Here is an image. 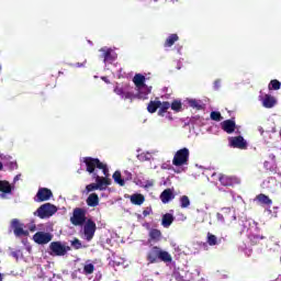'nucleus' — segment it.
<instances>
[{
	"mask_svg": "<svg viewBox=\"0 0 281 281\" xmlns=\"http://www.w3.org/2000/svg\"><path fill=\"white\" fill-rule=\"evenodd\" d=\"M215 85L218 86V81H215Z\"/></svg>",
	"mask_w": 281,
	"mask_h": 281,
	"instance_id": "3c124183",
	"label": "nucleus"
},
{
	"mask_svg": "<svg viewBox=\"0 0 281 281\" xmlns=\"http://www.w3.org/2000/svg\"><path fill=\"white\" fill-rule=\"evenodd\" d=\"M83 271H85L86 276H91V273H93V271H95V266H93V263H88L83 267Z\"/></svg>",
	"mask_w": 281,
	"mask_h": 281,
	"instance_id": "72a5a7b5",
	"label": "nucleus"
},
{
	"mask_svg": "<svg viewBox=\"0 0 281 281\" xmlns=\"http://www.w3.org/2000/svg\"><path fill=\"white\" fill-rule=\"evenodd\" d=\"M86 202L89 207H98L100 205V196H98V193H91Z\"/></svg>",
	"mask_w": 281,
	"mask_h": 281,
	"instance_id": "dca6fc26",
	"label": "nucleus"
},
{
	"mask_svg": "<svg viewBox=\"0 0 281 281\" xmlns=\"http://www.w3.org/2000/svg\"><path fill=\"white\" fill-rule=\"evenodd\" d=\"M52 196H54L52 190L47 188H40L36 193L35 201L36 203H43L44 201H49Z\"/></svg>",
	"mask_w": 281,
	"mask_h": 281,
	"instance_id": "f8f14e48",
	"label": "nucleus"
},
{
	"mask_svg": "<svg viewBox=\"0 0 281 281\" xmlns=\"http://www.w3.org/2000/svg\"><path fill=\"white\" fill-rule=\"evenodd\" d=\"M71 246L74 247V249H82V243L78 238H75L71 241Z\"/></svg>",
	"mask_w": 281,
	"mask_h": 281,
	"instance_id": "4c0bfd02",
	"label": "nucleus"
},
{
	"mask_svg": "<svg viewBox=\"0 0 281 281\" xmlns=\"http://www.w3.org/2000/svg\"><path fill=\"white\" fill-rule=\"evenodd\" d=\"M49 256H67L68 251H71V247L63 244L61 241H52L48 246Z\"/></svg>",
	"mask_w": 281,
	"mask_h": 281,
	"instance_id": "7ed1b4c3",
	"label": "nucleus"
},
{
	"mask_svg": "<svg viewBox=\"0 0 281 281\" xmlns=\"http://www.w3.org/2000/svg\"><path fill=\"white\" fill-rule=\"evenodd\" d=\"M124 88H122V87H120V86H116L115 88H114V93H116V95H121V98H123V95H124Z\"/></svg>",
	"mask_w": 281,
	"mask_h": 281,
	"instance_id": "ea45409f",
	"label": "nucleus"
},
{
	"mask_svg": "<svg viewBox=\"0 0 281 281\" xmlns=\"http://www.w3.org/2000/svg\"><path fill=\"white\" fill-rule=\"evenodd\" d=\"M30 232H36V226L31 227Z\"/></svg>",
	"mask_w": 281,
	"mask_h": 281,
	"instance_id": "49530a36",
	"label": "nucleus"
},
{
	"mask_svg": "<svg viewBox=\"0 0 281 281\" xmlns=\"http://www.w3.org/2000/svg\"><path fill=\"white\" fill-rule=\"evenodd\" d=\"M231 148H238L239 150H247V140L243 136H235L228 138Z\"/></svg>",
	"mask_w": 281,
	"mask_h": 281,
	"instance_id": "9b49d317",
	"label": "nucleus"
},
{
	"mask_svg": "<svg viewBox=\"0 0 281 281\" xmlns=\"http://www.w3.org/2000/svg\"><path fill=\"white\" fill-rule=\"evenodd\" d=\"M0 170H3V164L0 162Z\"/></svg>",
	"mask_w": 281,
	"mask_h": 281,
	"instance_id": "de8ad7c7",
	"label": "nucleus"
},
{
	"mask_svg": "<svg viewBox=\"0 0 281 281\" xmlns=\"http://www.w3.org/2000/svg\"><path fill=\"white\" fill-rule=\"evenodd\" d=\"M217 218H218V221H225V220L223 218V214H221V213H217Z\"/></svg>",
	"mask_w": 281,
	"mask_h": 281,
	"instance_id": "a18cd8bd",
	"label": "nucleus"
},
{
	"mask_svg": "<svg viewBox=\"0 0 281 281\" xmlns=\"http://www.w3.org/2000/svg\"><path fill=\"white\" fill-rule=\"evenodd\" d=\"M123 179H124V181L126 182V181H133V173H131V171H127V170H125L124 172H123Z\"/></svg>",
	"mask_w": 281,
	"mask_h": 281,
	"instance_id": "58836bf2",
	"label": "nucleus"
},
{
	"mask_svg": "<svg viewBox=\"0 0 281 281\" xmlns=\"http://www.w3.org/2000/svg\"><path fill=\"white\" fill-rule=\"evenodd\" d=\"M158 115L160 117H164V115H166V113H168V109H170V102L165 101V102H160V106L158 108Z\"/></svg>",
	"mask_w": 281,
	"mask_h": 281,
	"instance_id": "bb28decb",
	"label": "nucleus"
},
{
	"mask_svg": "<svg viewBox=\"0 0 281 281\" xmlns=\"http://www.w3.org/2000/svg\"><path fill=\"white\" fill-rule=\"evenodd\" d=\"M16 179H19V176H16V177L14 178V181H16Z\"/></svg>",
	"mask_w": 281,
	"mask_h": 281,
	"instance_id": "8fccbe9b",
	"label": "nucleus"
},
{
	"mask_svg": "<svg viewBox=\"0 0 281 281\" xmlns=\"http://www.w3.org/2000/svg\"><path fill=\"white\" fill-rule=\"evenodd\" d=\"M262 104L265 109H273L277 104L276 98L271 97V94H265Z\"/></svg>",
	"mask_w": 281,
	"mask_h": 281,
	"instance_id": "a211bd4d",
	"label": "nucleus"
},
{
	"mask_svg": "<svg viewBox=\"0 0 281 281\" xmlns=\"http://www.w3.org/2000/svg\"><path fill=\"white\" fill-rule=\"evenodd\" d=\"M87 64V60H85L83 63H77L76 64V67H85V65Z\"/></svg>",
	"mask_w": 281,
	"mask_h": 281,
	"instance_id": "37998d69",
	"label": "nucleus"
},
{
	"mask_svg": "<svg viewBox=\"0 0 281 281\" xmlns=\"http://www.w3.org/2000/svg\"><path fill=\"white\" fill-rule=\"evenodd\" d=\"M221 126H222L223 131L225 133H227L228 135H232V133H234V131H236V122L232 121V120H226V121L222 122Z\"/></svg>",
	"mask_w": 281,
	"mask_h": 281,
	"instance_id": "4468645a",
	"label": "nucleus"
},
{
	"mask_svg": "<svg viewBox=\"0 0 281 281\" xmlns=\"http://www.w3.org/2000/svg\"><path fill=\"white\" fill-rule=\"evenodd\" d=\"M11 229H13L14 236H29L30 232L23 229L24 224L19 221V218H13L10 224Z\"/></svg>",
	"mask_w": 281,
	"mask_h": 281,
	"instance_id": "0eeeda50",
	"label": "nucleus"
},
{
	"mask_svg": "<svg viewBox=\"0 0 281 281\" xmlns=\"http://www.w3.org/2000/svg\"><path fill=\"white\" fill-rule=\"evenodd\" d=\"M177 41H179V35H177L176 33L170 34L164 44V47H172V45H175L177 43Z\"/></svg>",
	"mask_w": 281,
	"mask_h": 281,
	"instance_id": "5701e85b",
	"label": "nucleus"
},
{
	"mask_svg": "<svg viewBox=\"0 0 281 281\" xmlns=\"http://www.w3.org/2000/svg\"><path fill=\"white\" fill-rule=\"evenodd\" d=\"M94 190H100V187L98 183H90L86 186V192L89 194V192H94Z\"/></svg>",
	"mask_w": 281,
	"mask_h": 281,
	"instance_id": "f704fd0d",
	"label": "nucleus"
},
{
	"mask_svg": "<svg viewBox=\"0 0 281 281\" xmlns=\"http://www.w3.org/2000/svg\"><path fill=\"white\" fill-rule=\"evenodd\" d=\"M133 82L137 91H142V89H145V91L148 93V86H146V77L144 75L136 74L133 78Z\"/></svg>",
	"mask_w": 281,
	"mask_h": 281,
	"instance_id": "ddd939ff",
	"label": "nucleus"
},
{
	"mask_svg": "<svg viewBox=\"0 0 281 281\" xmlns=\"http://www.w3.org/2000/svg\"><path fill=\"white\" fill-rule=\"evenodd\" d=\"M0 192L3 194H10L12 192V186L8 180H0Z\"/></svg>",
	"mask_w": 281,
	"mask_h": 281,
	"instance_id": "4be33fe9",
	"label": "nucleus"
},
{
	"mask_svg": "<svg viewBox=\"0 0 281 281\" xmlns=\"http://www.w3.org/2000/svg\"><path fill=\"white\" fill-rule=\"evenodd\" d=\"M180 207L182 210L190 207V198L188 195L180 196Z\"/></svg>",
	"mask_w": 281,
	"mask_h": 281,
	"instance_id": "473e14b6",
	"label": "nucleus"
},
{
	"mask_svg": "<svg viewBox=\"0 0 281 281\" xmlns=\"http://www.w3.org/2000/svg\"><path fill=\"white\" fill-rule=\"evenodd\" d=\"M161 106V101L155 100L150 101L147 105L148 113H157V109Z\"/></svg>",
	"mask_w": 281,
	"mask_h": 281,
	"instance_id": "393cba45",
	"label": "nucleus"
},
{
	"mask_svg": "<svg viewBox=\"0 0 281 281\" xmlns=\"http://www.w3.org/2000/svg\"><path fill=\"white\" fill-rule=\"evenodd\" d=\"M147 91H146V89L137 90L136 95H137L138 100H147L148 94L150 93V88L149 87H147Z\"/></svg>",
	"mask_w": 281,
	"mask_h": 281,
	"instance_id": "7c9ffc66",
	"label": "nucleus"
},
{
	"mask_svg": "<svg viewBox=\"0 0 281 281\" xmlns=\"http://www.w3.org/2000/svg\"><path fill=\"white\" fill-rule=\"evenodd\" d=\"M52 238H54V236L45 232H37L33 235V240L37 245H47V243H52Z\"/></svg>",
	"mask_w": 281,
	"mask_h": 281,
	"instance_id": "9d476101",
	"label": "nucleus"
},
{
	"mask_svg": "<svg viewBox=\"0 0 281 281\" xmlns=\"http://www.w3.org/2000/svg\"><path fill=\"white\" fill-rule=\"evenodd\" d=\"M211 120H213V122H221L223 116L221 115V112L213 111L211 112Z\"/></svg>",
	"mask_w": 281,
	"mask_h": 281,
	"instance_id": "e433bc0d",
	"label": "nucleus"
},
{
	"mask_svg": "<svg viewBox=\"0 0 281 281\" xmlns=\"http://www.w3.org/2000/svg\"><path fill=\"white\" fill-rule=\"evenodd\" d=\"M206 243L207 245H210V247H214L216 245L221 244V240H218V238L216 237V235L212 234V233H207L206 236Z\"/></svg>",
	"mask_w": 281,
	"mask_h": 281,
	"instance_id": "a878e982",
	"label": "nucleus"
},
{
	"mask_svg": "<svg viewBox=\"0 0 281 281\" xmlns=\"http://www.w3.org/2000/svg\"><path fill=\"white\" fill-rule=\"evenodd\" d=\"M112 179L114 180V182L117 183V186H121V187L126 186L124 178H122V172L120 171H115L112 176Z\"/></svg>",
	"mask_w": 281,
	"mask_h": 281,
	"instance_id": "c85d7f7f",
	"label": "nucleus"
},
{
	"mask_svg": "<svg viewBox=\"0 0 281 281\" xmlns=\"http://www.w3.org/2000/svg\"><path fill=\"white\" fill-rule=\"evenodd\" d=\"M182 106H183V104L179 100H173L170 103L171 110L175 111L176 113H179L181 111Z\"/></svg>",
	"mask_w": 281,
	"mask_h": 281,
	"instance_id": "2f4dec72",
	"label": "nucleus"
},
{
	"mask_svg": "<svg viewBox=\"0 0 281 281\" xmlns=\"http://www.w3.org/2000/svg\"><path fill=\"white\" fill-rule=\"evenodd\" d=\"M95 229H98L95 222H93V220H87L83 226V234L86 236V240H93V236H95Z\"/></svg>",
	"mask_w": 281,
	"mask_h": 281,
	"instance_id": "1a4fd4ad",
	"label": "nucleus"
},
{
	"mask_svg": "<svg viewBox=\"0 0 281 281\" xmlns=\"http://www.w3.org/2000/svg\"><path fill=\"white\" fill-rule=\"evenodd\" d=\"M169 120H172V116L169 115Z\"/></svg>",
	"mask_w": 281,
	"mask_h": 281,
	"instance_id": "603ef678",
	"label": "nucleus"
},
{
	"mask_svg": "<svg viewBox=\"0 0 281 281\" xmlns=\"http://www.w3.org/2000/svg\"><path fill=\"white\" fill-rule=\"evenodd\" d=\"M83 164L86 166V171L89 175H92L93 179H95L97 186H99V190H106L108 186H111V179H109V166L99 158L93 157H83Z\"/></svg>",
	"mask_w": 281,
	"mask_h": 281,
	"instance_id": "f257e3e1",
	"label": "nucleus"
},
{
	"mask_svg": "<svg viewBox=\"0 0 281 281\" xmlns=\"http://www.w3.org/2000/svg\"><path fill=\"white\" fill-rule=\"evenodd\" d=\"M8 168L10 170H16L19 168V164H16V161L8 162Z\"/></svg>",
	"mask_w": 281,
	"mask_h": 281,
	"instance_id": "a19ab883",
	"label": "nucleus"
},
{
	"mask_svg": "<svg viewBox=\"0 0 281 281\" xmlns=\"http://www.w3.org/2000/svg\"><path fill=\"white\" fill-rule=\"evenodd\" d=\"M218 181L224 188H234L240 183V179L234 176L220 175Z\"/></svg>",
	"mask_w": 281,
	"mask_h": 281,
	"instance_id": "6e6552de",
	"label": "nucleus"
},
{
	"mask_svg": "<svg viewBox=\"0 0 281 281\" xmlns=\"http://www.w3.org/2000/svg\"><path fill=\"white\" fill-rule=\"evenodd\" d=\"M161 231L157 228H151L149 231L148 243H159V240H161Z\"/></svg>",
	"mask_w": 281,
	"mask_h": 281,
	"instance_id": "f3484780",
	"label": "nucleus"
},
{
	"mask_svg": "<svg viewBox=\"0 0 281 281\" xmlns=\"http://www.w3.org/2000/svg\"><path fill=\"white\" fill-rule=\"evenodd\" d=\"M172 223H175V215H172L171 213H166L162 215V220H161V225L162 227H170V225H172Z\"/></svg>",
	"mask_w": 281,
	"mask_h": 281,
	"instance_id": "412c9836",
	"label": "nucleus"
},
{
	"mask_svg": "<svg viewBox=\"0 0 281 281\" xmlns=\"http://www.w3.org/2000/svg\"><path fill=\"white\" fill-rule=\"evenodd\" d=\"M154 1H159V0H154Z\"/></svg>",
	"mask_w": 281,
	"mask_h": 281,
	"instance_id": "864d4df0",
	"label": "nucleus"
},
{
	"mask_svg": "<svg viewBox=\"0 0 281 281\" xmlns=\"http://www.w3.org/2000/svg\"><path fill=\"white\" fill-rule=\"evenodd\" d=\"M256 201L260 203V205H273V200L269 198V195L260 193L256 196Z\"/></svg>",
	"mask_w": 281,
	"mask_h": 281,
	"instance_id": "aec40b11",
	"label": "nucleus"
},
{
	"mask_svg": "<svg viewBox=\"0 0 281 281\" xmlns=\"http://www.w3.org/2000/svg\"><path fill=\"white\" fill-rule=\"evenodd\" d=\"M0 281H3V274L0 273Z\"/></svg>",
	"mask_w": 281,
	"mask_h": 281,
	"instance_id": "09e8293b",
	"label": "nucleus"
},
{
	"mask_svg": "<svg viewBox=\"0 0 281 281\" xmlns=\"http://www.w3.org/2000/svg\"><path fill=\"white\" fill-rule=\"evenodd\" d=\"M146 260L149 265L157 262L170 263L172 262V255L159 246H153L146 255Z\"/></svg>",
	"mask_w": 281,
	"mask_h": 281,
	"instance_id": "f03ea898",
	"label": "nucleus"
},
{
	"mask_svg": "<svg viewBox=\"0 0 281 281\" xmlns=\"http://www.w3.org/2000/svg\"><path fill=\"white\" fill-rule=\"evenodd\" d=\"M70 222L76 227L85 225V223H87V211H85V209L76 207L70 217Z\"/></svg>",
	"mask_w": 281,
	"mask_h": 281,
	"instance_id": "423d86ee",
	"label": "nucleus"
},
{
	"mask_svg": "<svg viewBox=\"0 0 281 281\" xmlns=\"http://www.w3.org/2000/svg\"><path fill=\"white\" fill-rule=\"evenodd\" d=\"M122 98L123 100H135V98H137V94L133 93L132 91H125Z\"/></svg>",
	"mask_w": 281,
	"mask_h": 281,
	"instance_id": "c9c22d12",
	"label": "nucleus"
},
{
	"mask_svg": "<svg viewBox=\"0 0 281 281\" xmlns=\"http://www.w3.org/2000/svg\"><path fill=\"white\" fill-rule=\"evenodd\" d=\"M175 199V193L172 192V189H165L160 194V201L162 203H170Z\"/></svg>",
	"mask_w": 281,
	"mask_h": 281,
	"instance_id": "2eb2a0df",
	"label": "nucleus"
},
{
	"mask_svg": "<svg viewBox=\"0 0 281 281\" xmlns=\"http://www.w3.org/2000/svg\"><path fill=\"white\" fill-rule=\"evenodd\" d=\"M58 212V209L52 203L42 204L36 212H34V216H38V218H49V216H54L55 213Z\"/></svg>",
	"mask_w": 281,
	"mask_h": 281,
	"instance_id": "39448f33",
	"label": "nucleus"
},
{
	"mask_svg": "<svg viewBox=\"0 0 281 281\" xmlns=\"http://www.w3.org/2000/svg\"><path fill=\"white\" fill-rule=\"evenodd\" d=\"M188 104L191 106V109H195L196 111H203L204 109L203 102H201V100L191 99L188 101Z\"/></svg>",
	"mask_w": 281,
	"mask_h": 281,
	"instance_id": "b1692460",
	"label": "nucleus"
},
{
	"mask_svg": "<svg viewBox=\"0 0 281 281\" xmlns=\"http://www.w3.org/2000/svg\"><path fill=\"white\" fill-rule=\"evenodd\" d=\"M149 215H150V211L148 210L143 211V216H149Z\"/></svg>",
	"mask_w": 281,
	"mask_h": 281,
	"instance_id": "c03bdc74",
	"label": "nucleus"
},
{
	"mask_svg": "<svg viewBox=\"0 0 281 281\" xmlns=\"http://www.w3.org/2000/svg\"><path fill=\"white\" fill-rule=\"evenodd\" d=\"M130 201L133 205H143L146 198L142 193H134L131 195Z\"/></svg>",
	"mask_w": 281,
	"mask_h": 281,
	"instance_id": "6ab92c4d",
	"label": "nucleus"
},
{
	"mask_svg": "<svg viewBox=\"0 0 281 281\" xmlns=\"http://www.w3.org/2000/svg\"><path fill=\"white\" fill-rule=\"evenodd\" d=\"M269 91H279L281 89V82L278 79H272L268 86Z\"/></svg>",
	"mask_w": 281,
	"mask_h": 281,
	"instance_id": "c756f323",
	"label": "nucleus"
},
{
	"mask_svg": "<svg viewBox=\"0 0 281 281\" xmlns=\"http://www.w3.org/2000/svg\"><path fill=\"white\" fill-rule=\"evenodd\" d=\"M153 186H155V181L154 180H147L145 182L144 188H145V190H148V188H153Z\"/></svg>",
	"mask_w": 281,
	"mask_h": 281,
	"instance_id": "79ce46f5",
	"label": "nucleus"
},
{
	"mask_svg": "<svg viewBox=\"0 0 281 281\" xmlns=\"http://www.w3.org/2000/svg\"><path fill=\"white\" fill-rule=\"evenodd\" d=\"M188 161H190V149L187 147L179 149L172 159V164L178 168L181 166H188Z\"/></svg>",
	"mask_w": 281,
	"mask_h": 281,
	"instance_id": "20e7f679",
	"label": "nucleus"
},
{
	"mask_svg": "<svg viewBox=\"0 0 281 281\" xmlns=\"http://www.w3.org/2000/svg\"><path fill=\"white\" fill-rule=\"evenodd\" d=\"M101 52H103L104 63H113V60H115V55L111 54V48L106 50H104V48H101Z\"/></svg>",
	"mask_w": 281,
	"mask_h": 281,
	"instance_id": "cd10ccee",
	"label": "nucleus"
}]
</instances>
